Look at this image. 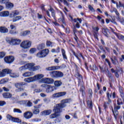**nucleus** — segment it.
I'll use <instances>...</instances> for the list:
<instances>
[{"label":"nucleus","instance_id":"obj_2","mask_svg":"<svg viewBox=\"0 0 124 124\" xmlns=\"http://www.w3.org/2000/svg\"><path fill=\"white\" fill-rule=\"evenodd\" d=\"M48 54H49V49H45L38 52L36 55V56L37 58L42 59L43 58H45V57H46Z\"/></svg>","mask_w":124,"mask_h":124},{"label":"nucleus","instance_id":"obj_11","mask_svg":"<svg viewBox=\"0 0 124 124\" xmlns=\"http://www.w3.org/2000/svg\"><path fill=\"white\" fill-rule=\"evenodd\" d=\"M66 94V92H60L56 93H54L52 95V97H54V98H57L59 97H61L62 96H64Z\"/></svg>","mask_w":124,"mask_h":124},{"label":"nucleus","instance_id":"obj_53","mask_svg":"<svg viewBox=\"0 0 124 124\" xmlns=\"http://www.w3.org/2000/svg\"><path fill=\"white\" fill-rule=\"evenodd\" d=\"M9 0H0V4H2L4 3H6V2H8Z\"/></svg>","mask_w":124,"mask_h":124},{"label":"nucleus","instance_id":"obj_13","mask_svg":"<svg viewBox=\"0 0 124 124\" xmlns=\"http://www.w3.org/2000/svg\"><path fill=\"white\" fill-rule=\"evenodd\" d=\"M44 77V75L41 74H38L35 76H34L33 78H34V81H37L38 80H42L43 79V78Z\"/></svg>","mask_w":124,"mask_h":124},{"label":"nucleus","instance_id":"obj_48","mask_svg":"<svg viewBox=\"0 0 124 124\" xmlns=\"http://www.w3.org/2000/svg\"><path fill=\"white\" fill-rule=\"evenodd\" d=\"M9 33L11 34L15 35V34H17L18 33V31L15 30H10L9 31Z\"/></svg>","mask_w":124,"mask_h":124},{"label":"nucleus","instance_id":"obj_10","mask_svg":"<svg viewBox=\"0 0 124 124\" xmlns=\"http://www.w3.org/2000/svg\"><path fill=\"white\" fill-rule=\"evenodd\" d=\"M120 109H121V106H115L114 110V109H112L115 119H117V116H118V114H119V112L117 110H120Z\"/></svg>","mask_w":124,"mask_h":124},{"label":"nucleus","instance_id":"obj_12","mask_svg":"<svg viewBox=\"0 0 124 124\" xmlns=\"http://www.w3.org/2000/svg\"><path fill=\"white\" fill-rule=\"evenodd\" d=\"M6 41L8 43L10 44V45H16V39H14L13 38H7Z\"/></svg>","mask_w":124,"mask_h":124},{"label":"nucleus","instance_id":"obj_23","mask_svg":"<svg viewBox=\"0 0 124 124\" xmlns=\"http://www.w3.org/2000/svg\"><path fill=\"white\" fill-rule=\"evenodd\" d=\"M10 76L12 78H18L19 77V74L12 72V71L10 73Z\"/></svg>","mask_w":124,"mask_h":124},{"label":"nucleus","instance_id":"obj_38","mask_svg":"<svg viewBox=\"0 0 124 124\" xmlns=\"http://www.w3.org/2000/svg\"><path fill=\"white\" fill-rule=\"evenodd\" d=\"M58 21L60 23H62V24H65V21H64V16H62V17L58 19Z\"/></svg>","mask_w":124,"mask_h":124},{"label":"nucleus","instance_id":"obj_63","mask_svg":"<svg viewBox=\"0 0 124 124\" xmlns=\"http://www.w3.org/2000/svg\"><path fill=\"white\" fill-rule=\"evenodd\" d=\"M110 60H111L113 64H117V63H118V62L115 61V60H114V59H113V58H110Z\"/></svg>","mask_w":124,"mask_h":124},{"label":"nucleus","instance_id":"obj_27","mask_svg":"<svg viewBox=\"0 0 124 124\" xmlns=\"http://www.w3.org/2000/svg\"><path fill=\"white\" fill-rule=\"evenodd\" d=\"M17 15H19V12L17 11L12 12L10 14V17H15V16H17Z\"/></svg>","mask_w":124,"mask_h":124},{"label":"nucleus","instance_id":"obj_44","mask_svg":"<svg viewBox=\"0 0 124 124\" xmlns=\"http://www.w3.org/2000/svg\"><path fill=\"white\" fill-rule=\"evenodd\" d=\"M58 2L60 3V2H62L63 1L64 4L65 5H67V6H68V2H67V1L66 0H57Z\"/></svg>","mask_w":124,"mask_h":124},{"label":"nucleus","instance_id":"obj_29","mask_svg":"<svg viewBox=\"0 0 124 124\" xmlns=\"http://www.w3.org/2000/svg\"><path fill=\"white\" fill-rule=\"evenodd\" d=\"M74 55L78 61H80V58H82V59L84 60V57H83V55H82V53H78L76 54L75 53H74Z\"/></svg>","mask_w":124,"mask_h":124},{"label":"nucleus","instance_id":"obj_8","mask_svg":"<svg viewBox=\"0 0 124 124\" xmlns=\"http://www.w3.org/2000/svg\"><path fill=\"white\" fill-rule=\"evenodd\" d=\"M4 61L6 63H12L13 62H14V57L13 56H8V57H5L4 58Z\"/></svg>","mask_w":124,"mask_h":124},{"label":"nucleus","instance_id":"obj_47","mask_svg":"<svg viewBox=\"0 0 124 124\" xmlns=\"http://www.w3.org/2000/svg\"><path fill=\"white\" fill-rule=\"evenodd\" d=\"M35 52H36V48H31L30 50V54H34Z\"/></svg>","mask_w":124,"mask_h":124},{"label":"nucleus","instance_id":"obj_30","mask_svg":"<svg viewBox=\"0 0 124 124\" xmlns=\"http://www.w3.org/2000/svg\"><path fill=\"white\" fill-rule=\"evenodd\" d=\"M40 83H44L45 84H48V78H44L39 80Z\"/></svg>","mask_w":124,"mask_h":124},{"label":"nucleus","instance_id":"obj_31","mask_svg":"<svg viewBox=\"0 0 124 124\" xmlns=\"http://www.w3.org/2000/svg\"><path fill=\"white\" fill-rule=\"evenodd\" d=\"M15 87H16L17 89L22 87L23 85H25V82H19L15 83Z\"/></svg>","mask_w":124,"mask_h":124},{"label":"nucleus","instance_id":"obj_40","mask_svg":"<svg viewBox=\"0 0 124 124\" xmlns=\"http://www.w3.org/2000/svg\"><path fill=\"white\" fill-rule=\"evenodd\" d=\"M6 118L7 121H11V122L13 121L14 117H12V116H11L10 114H7L6 115Z\"/></svg>","mask_w":124,"mask_h":124},{"label":"nucleus","instance_id":"obj_26","mask_svg":"<svg viewBox=\"0 0 124 124\" xmlns=\"http://www.w3.org/2000/svg\"><path fill=\"white\" fill-rule=\"evenodd\" d=\"M0 32H2V33H6V32H8V29L5 27H0Z\"/></svg>","mask_w":124,"mask_h":124},{"label":"nucleus","instance_id":"obj_45","mask_svg":"<svg viewBox=\"0 0 124 124\" xmlns=\"http://www.w3.org/2000/svg\"><path fill=\"white\" fill-rule=\"evenodd\" d=\"M14 113H18L19 114H22V110H20L19 108H14Z\"/></svg>","mask_w":124,"mask_h":124},{"label":"nucleus","instance_id":"obj_20","mask_svg":"<svg viewBox=\"0 0 124 124\" xmlns=\"http://www.w3.org/2000/svg\"><path fill=\"white\" fill-rule=\"evenodd\" d=\"M51 113H52V110L48 109V110H44L41 113V114H42L43 116H48L50 115Z\"/></svg>","mask_w":124,"mask_h":124},{"label":"nucleus","instance_id":"obj_6","mask_svg":"<svg viewBox=\"0 0 124 124\" xmlns=\"http://www.w3.org/2000/svg\"><path fill=\"white\" fill-rule=\"evenodd\" d=\"M54 91H56V87L52 85H47L46 89V92L47 93H53Z\"/></svg>","mask_w":124,"mask_h":124},{"label":"nucleus","instance_id":"obj_22","mask_svg":"<svg viewBox=\"0 0 124 124\" xmlns=\"http://www.w3.org/2000/svg\"><path fill=\"white\" fill-rule=\"evenodd\" d=\"M14 6L13 5V3L8 1L6 2V8H7V9H11Z\"/></svg>","mask_w":124,"mask_h":124},{"label":"nucleus","instance_id":"obj_16","mask_svg":"<svg viewBox=\"0 0 124 124\" xmlns=\"http://www.w3.org/2000/svg\"><path fill=\"white\" fill-rule=\"evenodd\" d=\"M12 71V70L9 69H4L2 70V75L3 77H4L6 74H10V72Z\"/></svg>","mask_w":124,"mask_h":124},{"label":"nucleus","instance_id":"obj_33","mask_svg":"<svg viewBox=\"0 0 124 124\" xmlns=\"http://www.w3.org/2000/svg\"><path fill=\"white\" fill-rule=\"evenodd\" d=\"M48 10L51 13V16L54 18L55 15V10H54L52 7L50 6V8L48 9Z\"/></svg>","mask_w":124,"mask_h":124},{"label":"nucleus","instance_id":"obj_19","mask_svg":"<svg viewBox=\"0 0 124 124\" xmlns=\"http://www.w3.org/2000/svg\"><path fill=\"white\" fill-rule=\"evenodd\" d=\"M102 31L103 34L105 35L107 37H109V35L108 34V33L109 32V30L107 28H102Z\"/></svg>","mask_w":124,"mask_h":124},{"label":"nucleus","instance_id":"obj_51","mask_svg":"<svg viewBox=\"0 0 124 124\" xmlns=\"http://www.w3.org/2000/svg\"><path fill=\"white\" fill-rule=\"evenodd\" d=\"M47 83L48 84H53L54 83V79L48 78Z\"/></svg>","mask_w":124,"mask_h":124},{"label":"nucleus","instance_id":"obj_59","mask_svg":"<svg viewBox=\"0 0 124 124\" xmlns=\"http://www.w3.org/2000/svg\"><path fill=\"white\" fill-rule=\"evenodd\" d=\"M76 76H77L79 80H82V76H81V75L79 73H78L76 74Z\"/></svg>","mask_w":124,"mask_h":124},{"label":"nucleus","instance_id":"obj_17","mask_svg":"<svg viewBox=\"0 0 124 124\" xmlns=\"http://www.w3.org/2000/svg\"><path fill=\"white\" fill-rule=\"evenodd\" d=\"M32 75H34L33 72H26L22 74L23 77H31Z\"/></svg>","mask_w":124,"mask_h":124},{"label":"nucleus","instance_id":"obj_58","mask_svg":"<svg viewBox=\"0 0 124 124\" xmlns=\"http://www.w3.org/2000/svg\"><path fill=\"white\" fill-rule=\"evenodd\" d=\"M88 93L89 94V97H92L93 96V90H92V89H89Z\"/></svg>","mask_w":124,"mask_h":124},{"label":"nucleus","instance_id":"obj_34","mask_svg":"<svg viewBox=\"0 0 124 124\" xmlns=\"http://www.w3.org/2000/svg\"><path fill=\"white\" fill-rule=\"evenodd\" d=\"M12 122L13 123H16L17 124H19L21 123V120H20L18 118L14 117Z\"/></svg>","mask_w":124,"mask_h":124},{"label":"nucleus","instance_id":"obj_64","mask_svg":"<svg viewBox=\"0 0 124 124\" xmlns=\"http://www.w3.org/2000/svg\"><path fill=\"white\" fill-rule=\"evenodd\" d=\"M7 81L4 79H2L1 80H0V84H4L5 83H6Z\"/></svg>","mask_w":124,"mask_h":124},{"label":"nucleus","instance_id":"obj_14","mask_svg":"<svg viewBox=\"0 0 124 124\" xmlns=\"http://www.w3.org/2000/svg\"><path fill=\"white\" fill-rule=\"evenodd\" d=\"M25 65L27 69H29V70H31V71H33V67L35 65V64H34V63H30L25 64Z\"/></svg>","mask_w":124,"mask_h":124},{"label":"nucleus","instance_id":"obj_36","mask_svg":"<svg viewBox=\"0 0 124 124\" xmlns=\"http://www.w3.org/2000/svg\"><path fill=\"white\" fill-rule=\"evenodd\" d=\"M62 85V82L61 81L56 80L54 82V86L55 87H60Z\"/></svg>","mask_w":124,"mask_h":124},{"label":"nucleus","instance_id":"obj_25","mask_svg":"<svg viewBox=\"0 0 124 124\" xmlns=\"http://www.w3.org/2000/svg\"><path fill=\"white\" fill-rule=\"evenodd\" d=\"M4 98H11L12 97V94L9 93H5L2 94Z\"/></svg>","mask_w":124,"mask_h":124},{"label":"nucleus","instance_id":"obj_50","mask_svg":"<svg viewBox=\"0 0 124 124\" xmlns=\"http://www.w3.org/2000/svg\"><path fill=\"white\" fill-rule=\"evenodd\" d=\"M88 8L89 9H90V10H91V11H92V12H95V10H94V9L93 7V6H92V5H89L88 6Z\"/></svg>","mask_w":124,"mask_h":124},{"label":"nucleus","instance_id":"obj_62","mask_svg":"<svg viewBox=\"0 0 124 124\" xmlns=\"http://www.w3.org/2000/svg\"><path fill=\"white\" fill-rule=\"evenodd\" d=\"M10 28L11 30H16V26H15V25H13L12 24L10 25Z\"/></svg>","mask_w":124,"mask_h":124},{"label":"nucleus","instance_id":"obj_55","mask_svg":"<svg viewBox=\"0 0 124 124\" xmlns=\"http://www.w3.org/2000/svg\"><path fill=\"white\" fill-rule=\"evenodd\" d=\"M42 92V90L40 89H36L34 90V93H41Z\"/></svg>","mask_w":124,"mask_h":124},{"label":"nucleus","instance_id":"obj_3","mask_svg":"<svg viewBox=\"0 0 124 124\" xmlns=\"http://www.w3.org/2000/svg\"><path fill=\"white\" fill-rule=\"evenodd\" d=\"M50 75L53 78H62L63 77V73L59 71H54L50 72Z\"/></svg>","mask_w":124,"mask_h":124},{"label":"nucleus","instance_id":"obj_37","mask_svg":"<svg viewBox=\"0 0 124 124\" xmlns=\"http://www.w3.org/2000/svg\"><path fill=\"white\" fill-rule=\"evenodd\" d=\"M87 105L90 109H92L93 108V101L88 100L87 101Z\"/></svg>","mask_w":124,"mask_h":124},{"label":"nucleus","instance_id":"obj_9","mask_svg":"<svg viewBox=\"0 0 124 124\" xmlns=\"http://www.w3.org/2000/svg\"><path fill=\"white\" fill-rule=\"evenodd\" d=\"M40 107H41V105L34 106V109H32V113L34 115H37L40 113V110H39V108Z\"/></svg>","mask_w":124,"mask_h":124},{"label":"nucleus","instance_id":"obj_15","mask_svg":"<svg viewBox=\"0 0 124 124\" xmlns=\"http://www.w3.org/2000/svg\"><path fill=\"white\" fill-rule=\"evenodd\" d=\"M32 116V113L30 111H27L24 113V117L25 119H27V120L31 119Z\"/></svg>","mask_w":124,"mask_h":124},{"label":"nucleus","instance_id":"obj_61","mask_svg":"<svg viewBox=\"0 0 124 124\" xmlns=\"http://www.w3.org/2000/svg\"><path fill=\"white\" fill-rule=\"evenodd\" d=\"M124 6V4L122 3L121 1H119V5H118V3H116L117 7H123Z\"/></svg>","mask_w":124,"mask_h":124},{"label":"nucleus","instance_id":"obj_21","mask_svg":"<svg viewBox=\"0 0 124 124\" xmlns=\"http://www.w3.org/2000/svg\"><path fill=\"white\" fill-rule=\"evenodd\" d=\"M119 93H120V96L123 99V103H124V91L123 90L122 87H119Z\"/></svg>","mask_w":124,"mask_h":124},{"label":"nucleus","instance_id":"obj_35","mask_svg":"<svg viewBox=\"0 0 124 124\" xmlns=\"http://www.w3.org/2000/svg\"><path fill=\"white\" fill-rule=\"evenodd\" d=\"M27 67L26 65L22 66L21 67H19V70L20 72H23V71H25V70H27Z\"/></svg>","mask_w":124,"mask_h":124},{"label":"nucleus","instance_id":"obj_60","mask_svg":"<svg viewBox=\"0 0 124 124\" xmlns=\"http://www.w3.org/2000/svg\"><path fill=\"white\" fill-rule=\"evenodd\" d=\"M119 72H120V70H116V72L115 73V75L117 78H119L120 76L119 75Z\"/></svg>","mask_w":124,"mask_h":124},{"label":"nucleus","instance_id":"obj_49","mask_svg":"<svg viewBox=\"0 0 124 124\" xmlns=\"http://www.w3.org/2000/svg\"><path fill=\"white\" fill-rule=\"evenodd\" d=\"M40 68H41V67H40L39 65L35 66H34L33 68V71H36V70H38L40 69Z\"/></svg>","mask_w":124,"mask_h":124},{"label":"nucleus","instance_id":"obj_56","mask_svg":"<svg viewBox=\"0 0 124 124\" xmlns=\"http://www.w3.org/2000/svg\"><path fill=\"white\" fill-rule=\"evenodd\" d=\"M6 104V103L4 101H0V106H4Z\"/></svg>","mask_w":124,"mask_h":124},{"label":"nucleus","instance_id":"obj_42","mask_svg":"<svg viewBox=\"0 0 124 124\" xmlns=\"http://www.w3.org/2000/svg\"><path fill=\"white\" fill-rule=\"evenodd\" d=\"M24 90H25V89H24V88L21 86V87H19V88L16 89V93H20V92H24Z\"/></svg>","mask_w":124,"mask_h":124},{"label":"nucleus","instance_id":"obj_1","mask_svg":"<svg viewBox=\"0 0 124 124\" xmlns=\"http://www.w3.org/2000/svg\"><path fill=\"white\" fill-rule=\"evenodd\" d=\"M70 101H71V99H66L62 100L61 104H58L55 105L53 109L54 113H53L49 116L50 119H55V118H57V117H59L61 116L62 108H64V107L66 106L65 103H69Z\"/></svg>","mask_w":124,"mask_h":124},{"label":"nucleus","instance_id":"obj_24","mask_svg":"<svg viewBox=\"0 0 124 124\" xmlns=\"http://www.w3.org/2000/svg\"><path fill=\"white\" fill-rule=\"evenodd\" d=\"M24 82H27V83H31L34 82V79L33 77H30L24 79Z\"/></svg>","mask_w":124,"mask_h":124},{"label":"nucleus","instance_id":"obj_46","mask_svg":"<svg viewBox=\"0 0 124 124\" xmlns=\"http://www.w3.org/2000/svg\"><path fill=\"white\" fill-rule=\"evenodd\" d=\"M46 46L47 47H52L53 46V43H52L50 41H47L46 42Z\"/></svg>","mask_w":124,"mask_h":124},{"label":"nucleus","instance_id":"obj_5","mask_svg":"<svg viewBox=\"0 0 124 124\" xmlns=\"http://www.w3.org/2000/svg\"><path fill=\"white\" fill-rule=\"evenodd\" d=\"M20 105H23L25 107H31L32 106V103L30 100H22L19 102Z\"/></svg>","mask_w":124,"mask_h":124},{"label":"nucleus","instance_id":"obj_39","mask_svg":"<svg viewBox=\"0 0 124 124\" xmlns=\"http://www.w3.org/2000/svg\"><path fill=\"white\" fill-rule=\"evenodd\" d=\"M22 19V17L21 16H17L14 17L13 19V22H15L16 21H19V20H21Z\"/></svg>","mask_w":124,"mask_h":124},{"label":"nucleus","instance_id":"obj_4","mask_svg":"<svg viewBox=\"0 0 124 124\" xmlns=\"http://www.w3.org/2000/svg\"><path fill=\"white\" fill-rule=\"evenodd\" d=\"M31 46V42L29 40H25L20 44V47L23 49H30Z\"/></svg>","mask_w":124,"mask_h":124},{"label":"nucleus","instance_id":"obj_7","mask_svg":"<svg viewBox=\"0 0 124 124\" xmlns=\"http://www.w3.org/2000/svg\"><path fill=\"white\" fill-rule=\"evenodd\" d=\"M59 69H62L61 66H53L50 67H47L46 68L47 71H52L53 70H59Z\"/></svg>","mask_w":124,"mask_h":124},{"label":"nucleus","instance_id":"obj_57","mask_svg":"<svg viewBox=\"0 0 124 124\" xmlns=\"http://www.w3.org/2000/svg\"><path fill=\"white\" fill-rule=\"evenodd\" d=\"M21 43V40L19 39H16V45H18Z\"/></svg>","mask_w":124,"mask_h":124},{"label":"nucleus","instance_id":"obj_52","mask_svg":"<svg viewBox=\"0 0 124 124\" xmlns=\"http://www.w3.org/2000/svg\"><path fill=\"white\" fill-rule=\"evenodd\" d=\"M5 56V53H4V52H0V59H2V58H3V57H4Z\"/></svg>","mask_w":124,"mask_h":124},{"label":"nucleus","instance_id":"obj_28","mask_svg":"<svg viewBox=\"0 0 124 124\" xmlns=\"http://www.w3.org/2000/svg\"><path fill=\"white\" fill-rule=\"evenodd\" d=\"M31 33V31H22L20 33L21 36H26V35H29V34Z\"/></svg>","mask_w":124,"mask_h":124},{"label":"nucleus","instance_id":"obj_18","mask_svg":"<svg viewBox=\"0 0 124 124\" xmlns=\"http://www.w3.org/2000/svg\"><path fill=\"white\" fill-rule=\"evenodd\" d=\"M9 12L8 11H5L0 12V17H8V16H9Z\"/></svg>","mask_w":124,"mask_h":124},{"label":"nucleus","instance_id":"obj_43","mask_svg":"<svg viewBox=\"0 0 124 124\" xmlns=\"http://www.w3.org/2000/svg\"><path fill=\"white\" fill-rule=\"evenodd\" d=\"M117 105H118V106H120V105H122L123 104V101L122 100L121 98H118L117 100Z\"/></svg>","mask_w":124,"mask_h":124},{"label":"nucleus","instance_id":"obj_41","mask_svg":"<svg viewBox=\"0 0 124 124\" xmlns=\"http://www.w3.org/2000/svg\"><path fill=\"white\" fill-rule=\"evenodd\" d=\"M44 48H45V45L43 44H40L37 46L38 50H42Z\"/></svg>","mask_w":124,"mask_h":124},{"label":"nucleus","instance_id":"obj_32","mask_svg":"<svg viewBox=\"0 0 124 124\" xmlns=\"http://www.w3.org/2000/svg\"><path fill=\"white\" fill-rule=\"evenodd\" d=\"M61 51L63 59H64V60H67V57H66V55L65 54V50L62 48Z\"/></svg>","mask_w":124,"mask_h":124},{"label":"nucleus","instance_id":"obj_54","mask_svg":"<svg viewBox=\"0 0 124 124\" xmlns=\"http://www.w3.org/2000/svg\"><path fill=\"white\" fill-rule=\"evenodd\" d=\"M107 98H111L112 97V93H109L107 92Z\"/></svg>","mask_w":124,"mask_h":124}]
</instances>
